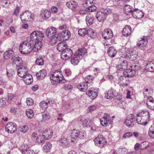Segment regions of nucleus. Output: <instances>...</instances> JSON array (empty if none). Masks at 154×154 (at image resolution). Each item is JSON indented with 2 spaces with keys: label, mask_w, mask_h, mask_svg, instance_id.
Instances as JSON below:
<instances>
[{
  "label": "nucleus",
  "mask_w": 154,
  "mask_h": 154,
  "mask_svg": "<svg viewBox=\"0 0 154 154\" xmlns=\"http://www.w3.org/2000/svg\"><path fill=\"white\" fill-rule=\"evenodd\" d=\"M112 122L110 118V115L108 114H105L103 117L100 119L101 124L103 126H106L108 124H111Z\"/></svg>",
  "instance_id": "7"
},
{
  "label": "nucleus",
  "mask_w": 154,
  "mask_h": 154,
  "mask_svg": "<svg viewBox=\"0 0 154 154\" xmlns=\"http://www.w3.org/2000/svg\"><path fill=\"white\" fill-rule=\"evenodd\" d=\"M148 42L147 38L146 36H144L143 38L139 39L137 43V46L140 48L145 47Z\"/></svg>",
  "instance_id": "13"
},
{
  "label": "nucleus",
  "mask_w": 154,
  "mask_h": 154,
  "mask_svg": "<svg viewBox=\"0 0 154 154\" xmlns=\"http://www.w3.org/2000/svg\"><path fill=\"white\" fill-rule=\"evenodd\" d=\"M126 55L128 56L130 60L131 61L136 60L138 56L136 52L135 51H132L131 52L127 54Z\"/></svg>",
  "instance_id": "30"
},
{
  "label": "nucleus",
  "mask_w": 154,
  "mask_h": 154,
  "mask_svg": "<svg viewBox=\"0 0 154 154\" xmlns=\"http://www.w3.org/2000/svg\"><path fill=\"white\" fill-rule=\"evenodd\" d=\"M147 107L152 110H154V101L152 102L146 104Z\"/></svg>",
  "instance_id": "64"
},
{
  "label": "nucleus",
  "mask_w": 154,
  "mask_h": 154,
  "mask_svg": "<svg viewBox=\"0 0 154 154\" xmlns=\"http://www.w3.org/2000/svg\"><path fill=\"white\" fill-rule=\"evenodd\" d=\"M86 94L92 99H94L97 96V92L93 90H90L86 92Z\"/></svg>",
  "instance_id": "32"
},
{
  "label": "nucleus",
  "mask_w": 154,
  "mask_h": 154,
  "mask_svg": "<svg viewBox=\"0 0 154 154\" xmlns=\"http://www.w3.org/2000/svg\"><path fill=\"white\" fill-rule=\"evenodd\" d=\"M94 19V16L91 13L87 15L86 17V21L88 25L90 26L93 24Z\"/></svg>",
  "instance_id": "23"
},
{
  "label": "nucleus",
  "mask_w": 154,
  "mask_h": 154,
  "mask_svg": "<svg viewBox=\"0 0 154 154\" xmlns=\"http://www.w3.org/2000/svg\"><path fill=\"white\" fill-rule=\"evenodd\" d=\"M102 36L105 39L111 38L113 36L112 31L110 29H105L102 33Z\"/></svg>",
  "instance_id": "10"
},
{
  "label": "nucleus",
  "mask_w": 154,
  "mask_h": 154,
  "mask_svg": "<svg viewBox=\"0 0 154 154\" xmlns=\"http://www.w3.org/2000/svg\"><path fill=\"white\" fill-rule=\"evenodd\" d=\"M133 9L132 6L128 4H125L124 6V12L127 15H131L133 12Z\"/></svg>",
  "instance_id": "25"
},
{
  "label": "nucleus",
  "mask_w": 154,
  "mask_h": 154,
  "mask_svg": "<svg viewBox=\"0 0 154 154\" xmlns=\"http://www.w3.org/2000/svg\"><path fill=\"white\" fill-rule=\"evenodd\" d=\"M20 130L24 133H26L28 130V126L26 125H24V126L20 127L19 128Z\"/></svg>",
  "instance_id": "56"
},
{
  "label": "nucleus",
  "mask_w": 154,
  "mask_h": 154,
  "mask_svg": "<svg viewBox=\"0 0 154 154\" xmlns=\"http://www.w3.org/2000/svg\"><path fill=\"white\" fill-rule=\"evenodd\" d=\"M7 73L8 77L10 79H11L13 76L14 75V71L12 69H9L7 71Z\"/></svg>",
  "instance_id": "51"
},
{
  "label": "nucleus",
  "mask_w": 154,
  "mask_h": 154,
  "mask_svg": "<svg viewBox=\"0 0 154 154\" xmlns=\"http://www.w3.org/2000/svg\"><path fill=\"white\" fill-rule=\"evenodd\" d=\"M31 44L28 41H24L21 44L19 47V50L22 54H26L30 53L32 49Z\"/></svg>",
  "instance_id": "2"
},
{
  "label": "nucleus",
  "mask_w": 154,
  "mask_h": 154,
  "mask_svg": "<svg viewBox=\"0 0 154 154\" xmlns=\"http://www.w3.org/2000/svg\"><path fill=\"white\" fill-rule=\"evenodd\" d=\"M106 17L103 11H98L96 14L97 20L99 22H103L106 18Z\"/></svg>",
  "instance_id": "19"
},
{
  "label": "nucleus",
  "mask_w": 154,
  "mask_h": 154,
  "mask_svg": "<svg viewBox=\"0 0 154 154\" xmlns=\"http://www.w3.org/2000/svg\"><path fill=\"white\" fill-rule=\"evenodd\" d=\"M125 123L127 126L132 127L134 126L135 123V117L134 115L130 114L128 116Z\"/></svg>",
  "instance_id": "8"
},
{
  "label": "nucleus",
  "mask_w": 154,
  "mask_h": 154,
  "mask_svg": "<svg viewBox=\"0 0 154 154\" xmlns=\"http://www.w3.org/2000/svg\"><path fill=\"white\" fill-rule=\"evenodd\" d=\"M140 115L142 116L143 119L146 120V121H149L150 116L149 112L147 110H144L140 112Z\"/></svg>",
  "instance_id": "28"
},
{
  "label": "nucleus",
  "mask_w": 154,
  "mask_h": 154,
  "mask_svg": "<svg viewBox=\"0 0 154 154\" xmlns=\"http://www.w3.org/2000/svg\"><path fill=\"white\" fill-rule=\"evenodd\" d=\"M88 86V85L87 83L83 82L80 83L77 86V87L80 91L84 92L87 89Z\"/></svg>",
  "instance_id": "31"
},
{
  "label": "nucleus",
  "mask_w": 154,
  "mask_h": 154,
  "mask_svg": "<svg viewBox=\"0 0 154 154\" xmlns=\"http://www.w3.org/2000/svg\"><path fill=\"white\" fill-rule=\"evenodd\" d=\"M32 51L35 52H38L42 46V42L41 40L35 42Z\"/></svg>",
  "instance_id": "24"
},
{
  "label": "nucleus",
  "mask_w": 154,
  "mask_h": 154,
  "mask_svg": "<svg viewBox=\"0 0 154 154\" xmlns=\"http://www.w3.org/2000/svg\"><path fill=\"white\" fill-rule=\"evenodd\" d=\"M73 54L72 51L70 48H67L61 53V58L64 60H66L70 58Z\"/></svg>",
  "instance_id": "6"
},
{
  "label": "nucleus",
  "mask_w": 154,
  "mask_h": 154,
  "mask_svg": "<svg viewBox=\"0 0 154 154\" xmlns=\"http://www.w3.org/2000/svg\"><path fill=\"white\" fill-rule=\"evenodd\" d=\"M26 103L28 105H32L34 103L33 100L31 98H28L26 99Z\"/></svg>",
  "instance_id": "60"
},
{
  "label": "nucleus",
  "mask_w": 154,
  "mask_h": 154,
  "mask_svg": "<svg viewBox=\"0 0 154 154\" xmlns=\"http://www.w3.org/2000/svg\"><path fill=\"white\" fill-rule=\"evenodd\" d=\"M47 75L46 71L45 69H42L37 72L36 75L38 79H42Z\"/></svg>",
  "instance_id": "37"
},
{
  "label": "nucleus",
  "mask_w": 154,
  "mask_h": 154,
  "mask_svg": "<svg viewBox=\"0 0 154 154\" xmlns=\"http://www.w3.org/2000/svg\"><path fill=\"white\" fill-rule=\"evenodd\" d=\"M26 85H29L33 81L32 77L30 74H26V75L22 77Z\"/></svg>",
  "instance_id": "20"
},
{
  "label": "nucleus",
  "mask_w": 154,
  "mask_h": 154,
  "mask_svg": "<svg viewBox=\"0 0 154 154\" xmlns=\"http://www.w3.org/2000/svg\"><path fill=\"white\" fill-rule=\"evenodd\" d=\"M71 136V141L73 142L74 141V140H78L79 139L84 138L86 137V135L84 132L74 129L72 131Z\"/></svg>",
  "instance_id": "4"
},
{
  "label": "nucleus",
  "mask_w": 154,
  "mask_h": 154,
  "mask_svg": "<svg viewBox=\"0 0 154 154\" xmlns=\"http://www.w3.org/2000/svg\"><path fill=\"white\" fill-rule=\"evenodd\" d=\"M28 69L26 67L22 66L20 68L17 70V74L21 77H23L28 74Z\"/></svg>",
  "instance_id": "16"
},
{
  "label": "nucleus",
  "mask_w": 154,
  "mask_h": 154,
  "mask_svg": "<svg viewBox=\"0 0 154 154\" xmlns=\"http://www.w3.org/2000/svg\"><path fill=\"white\" fill-rule=\"evenodd\" d=\"M136 121L138 124L140 125H145L147 124V121L143 119L142 116H140L139 113L137 115Z\"/></svg>",
  "instance_id": "26"
},
{
  "label": "nucleus",
  "mask_w": 154,
  "mask_h": 154,
  "mask_svg": "<svg viewBox=\"0 0 154 154\" xmlns=\"http://www.w3.org/2000/svg\"><path fill=\"white\" fill-rule=\"evenodd\" d=\"M44 37L43 33L39 30L35 31L31 34L30 37L27 41L31 44H33L35 42L42 40V38Z\"/></svg>",
  "instance_id": "1"
},
{
  "label": "nucleus",
  "mask_w": 154,
  "mask_h": 154,
  "mask_svg": "<svg viewBox=\"0 0 154 154\" xmlns=\"http://www.w3.org/2000/svg\"><path fill=\"white\" fill-rule=\"evenodd\" d=\"M68 48L67 44L65 42H62L59 43L57 45V49L59 51L63 52Z\"/></svg>",
  "instance_id": "17"
},
{
  "label": "nucleus",
  "mask_w": 154,
  "mask_h": 154,
  "mask_svg": "<svg viewBox=\"0 0 154 154\" xmlns=\"http://www.w3.org/2000/svg\"><path fill=\"white\" fill-rule=\"evenodd\" d=\"M53 134L52 130L51 129H46L43 133V134L46 137L47 139H50L52 136Z\"/></svg>",
  "instance_id": "29"
},
{
  "label": "nucleus",
  "mask_w": 154,
  "mask_h": 154,
  "mask_svg": "<svg viewBox=\"0 0 154 154\" xmlns=\"http://www.w3.org/2000/svg\"><path fill=\"white\" fill-rule=\"evenodd\" d=\"M145 69L147 71L154 72V63L152 62H149L146 66Z\"/></svg>",
  "instance_id": "33"
},
{
  "label": "nucleus",
  "mask_w": 154,
  "mask_h": 154,
  "mask_svg": "<svg viewBox=\"0 0 154 154\" xmlns=\"http://www.w3.org/2000/svg\"><path fill=\"white\" fill-rule=\"evenodd\" d=\"M20 19L22 21H28V20L32 19V13L28 11H26L23 14H20Z\"/></svg>",
  "instance_id": "11"
},
{
  "label": "nucleus",
  "mask_w": 154,
  "mask_h": 154,
  "mask_svg": "<svg viewBox=\"0 0 154 154\" xmlns=\"http://www.w3.org/2000/svg\"><path fill=\"white\" fill-rule=\"evenodd\" d=\"M97 9V7L94 5V4L93 3V5H91V7H89L86 10H88V11L89 12H93L95 11Z\"/></svg>",
  "instance_id": "59"
},
{
  "label": "nucleus",
  "mask_w": 154,
  "mask_h": 154,
  "mask_svg": "<svg viewBox=\"0 0 154 154\" xmlns=\"http://www.w3.org/2000/svg\"><path fill=\"white\" fill-rule=\"evenodd\" d=\"M120 64L116 66L117 70L119 71H123L127 69L128 66L127 61L126 60H119Z\"/></svg>",
  "instance_id": "12"
},
{
  "label": "nucleus",
  "mask_w": 154,
  "mask_h": 154,
  "mask_svg": "<svg viewBox=\"0 0 154 154\" xmlns=\"http://www.w3.org/2000/svg\"><path fill=\"white\" fill-rule=\"evenodd\" d=\"M148 143L147 141L142 142L140 144V149H143L146 148L148 145Z\"/></svg>",
  "instance_id": "54"
},
{
  "label": "nucleus",
  "mask_w": 154,
  "mask_h": 154,
  "mask_svg": "<svg viewBox=\"0 0 154 154\" xmlns=\"http://www.w3.org/2000/svg\"><path fill=\"white\" fill-rule=\"evenodd\" d=\"M86 52V50L85 49H79L78 51L75 53L78 55V56L79 57L82 56V58L83 56L85 54Z\"/></svg>",
  "instance_id": "49"
},
{
  "label": "nucleus",
  "mask_w": 154,
  "mask_h": 154,
  "mask_svg": "<svg viewBox=\"0 0 154 154\" xmlns=\"http://www.w3.org/2000/svg\"><path fill=\"white\" fill-rule=\"evenodd\" d=\"M77 3L75 1H69L66 3V6L70 9L73 10L77 6Z\"/></svg>",
  "instance_id": "35"
},
{
  "label": "nucleus",
  "mask_w": 154,
  "mask_h": 154,
  "mask_svg": "<svg viewBox=\"0 0 154 154\" xmlns=\"http://www.w3.org/2000/svg\"><path fill=\"white\" fill-rule=\"evenodd\" d=\"M127 149L125 147L119 148L118 149V152L120 154H125Z\"/></svg>",
  "instance_id": "61"
},
{
  "label": "nucleus",
  "mask_w": 154,
  "mask_h": 154,
  "mask_svg": "<svg viewBox=\"0 0 154 154\" xmlns=\"http://www.w3.org/2000/svg\"><path fill=\"white\" fill-rule=\"evenodd\" d=\"M26 115L29 119L32 118L34 115L33 110L31 109H27L26 111Z\"/></svg>",
  "instance_id": "48"
},
{
  "label": "nucleus",
  "mask_w": 154,
  "mask_h": 154,
  "mask_svg": "<svg viewBox=\"0 0 154 154\" xmlns=\"http://www.w3.org/2000/svg\"><path fill=\"white\" fill-rule=\"evenodd\" d=\"M3 57L6 59L9 58L12 60L14 57V52L12 50L7 51L4 53Z\"/></svg>",
  "instance_id": "22"
},
{
  "label": "nucleus",
  "mask_w": 154,
  "mask_h": 154,
  "mask_svg": "<svg viewBox=\"0 0 154 154\" xmlns=\"http://www.w3.org/2000/svg\"><path fill=\"white\" fill-rule=\"evenodd\" d=\"M36 64L42 66L43 65L44 63V60L43 57L42 56H39L37 57L35 60Z\"/></svg>",
  "instance_id": "43"
},
{
  "label": "nucleus",
  "mask_w": 154,
  "mask_h": 154,
  "mask_svg": "<svg viewBox=\"0 0 154 154\" xmlns=\"http://www.w3.org/2000/svg\"><path fill=\"white\" fill-rule=\"evenodd\" d=\"M96 146L100 148L103 147L107 144L106 138L102 134H99L95 138L94 140Z\"/></svg>",
  "instance_id": "5"
},
{
  "label": "nucleus",
  "mask_w": 154,
  "mask_h": 154,
  "mask_svg": "<svg viewBox=\"0 0 154 154\" xmlns=\"http://www.w3.org/2000/svg\"><path fill=\"white\" fill-rule=\"evenodd\" d=\"M87 34L91 37L94 38L96 36V33L94 30L90 29L87 30Z\"/></svg>",
  "instance_id": "47"
},
{
  "label": "nucleus",
  "mask_w": 154,
  "mask_h": 154,
  "mask_svg": "<svg viewBox=\"0 0 154 154\" xmlns=\"http://www.w3.org/2000/svg\"><path fill=\"white\" fill-rule=\"evenodd\" d=\"M51 14V13L49 10H45L42 11L41 16L43 19H47L50 17Z\"/></svg>",
  "instance_id": "36"
},
{
  "label": "nucleus",
  "mask_w": 154,
  "mask_h": 154,
  "mask_svg": "<svg viewBox=\"0 0 154 154\" xmlns=\"http://www.w3.org/2000/svg\"><path fill=\"white\" fill-rule=\"evenodd\" d=\"M125 71L123 72L124 75L128 77H131V74H130V73L131 71H132V69H125Z\"/></svg>",
  "instance_id": "57"
},
{
  "label": "nucleus",
  "mask_w": 154,
  "mask_h": 154,
  "mask_svg": "<svg viewBox=\"0 0 154 154\" xmlns=\"http://www.w3.org/2000/svg\"><path fill=\"white\" fill-rule=\"evenodd\" d=\"M149 134L151 138H154V124H152L149 130Z\"/></svg>",
  "instance_id": "46"
},
{
  "label": "nucleus",
  "mask_w": 154,
  "mask_h": 154,
  "mask_svg": "<svg viewBox=\"0 0 154 154\" xmlns=\"http://www.w3.org/2000/svg\"><path fill=\"white\" fill-rule=\"evenodd\" d=\"M131 32V26L129 25H127L123 29L122 33L124 36H128L130 35Z\"/></svg>",
  "instance_id": "27"
},
{
  "label": "nucleus",
  "mask_w": 154,
  "mask_h": 154,
  "mask_svg": "<svg viewBox=\"0 0 154 154\" xmlns=\"http://www.w3.org/2000/svg\"><path fill=\"white\" fill-rule=\"evenodd\" d=\"M60 145L66 148L70 146V144L69 143L66 138H63L60 141Z\"/></svg>",
  "instance_id": "38"
},
{
  "label": "nucleus",
  "mask_w": 154,
  "mask_h": 154,
  "mask_svg": "<svg viewBox=\"0 0 154 154\" xmlns=\"http://www.w3.org/2000/svg\"><path fill=\"white\" fill-rule=\"evenodd\" d=\"M6 100L5 98H2L0 100V107L4 106L6 104Z\"/></svg>",
  "instance_id": "63"
},
{
  "label": "nucleus",
  "mask_w": 154,
  "mask_h": 154,
  "mask_svg": "<svg viewBox=\"0 0 154 154\" xmlns=\"http://www.w3.org/2000/svg\"><path fill=\"white\" fill-rule=\"evenodd\" d=\"M103 11L104 12L106 17L107 15L108 14H110L112 12V11L111 9L110 8H106Z\"/></svg>",
  "instance_id": "62"
},
{
  "label": "nucleus",
  "mask_w": 154,
  "mask_h": 154,
  "mask_svg": "<svg viewBox=\"0 0 154 154\" xmlns=\"http://www.w3.org/2000/svg\"><path fill=\"white\" fill-rule=\"evenodd\" d=\"M63 78V76L62 75L61 76H54L53 77H50V79L51 80H52L54 82H56L59 83L60 82V81L62 80Z\"/></svg>",
  "instance_id": "42"
},
{
  "label": "nucleus",
  "mask_w": 154,
  "mask_h": 154,
  "mask_svg": "<svg viewBox=\"0 0 154 154\" xmlns=\"http://www.w3.org/2000/svg\"><path fill=\"white\" fill-rule=\"evenodd\" d=\"M46 33L49 38L51 39H55L54 43H57L56 40H60L58 38L59 35L56 33L55 28L53 26L48 28L46 30Z\"/></svg>",
  "instance_id": "3"
},
{
  "label": "nucleus",
  "mask_w": 154,
  "mask_h": 154,
  "mask_svg": "<svg viewBox=\"0 0 154 154\" xmlns=\"http://www.w3.org/2000/svg\"><path fill=\"white\" fill-rule=\"evenodd\" d=\"M131 15L135 18L139 19L142 18L144 16L143 12L140 10L135 9L133 10Z\"/></svg>",
  "instance_id": "14"
},
{
  "label": "nucleus",
  "mask_w": 154,
  "mask_h": 154,
  "mask_svg": "<svg viewBox=\"0 0 154 154\" xmlns=\"http://www.w3.org/2000/svg\"><path fill=\"white\" fill-rule=\"evenodd\" d=\"M47 139L46 137L43 134L42 135H39L37 137L36 141L38 143H43L45 142V140Z\"/></svg>",
  "instance_id": "44"
},
{
  "label": "nucleus",
  "mask_w": 154,
  "mask_h": 154,
  "mask_svg": "<svg viewBox=\"0 0 154 154\" xmlns=\"http://www.w3.org/2000/svg\"><path fill=\"white\" fill-rule=\"evenodd\" d=\"M62 75V74L60 71L56 70L52 73L50 77H53L54 76H61Z\"/></svg>",
  "instance_id": "58"
},
{
  "label": "nucleus",
  "mask_w": 154,
  "mask_h": 154,
  "mask_svg": "<svg viewBox=\"0 0 154 154\" xmlns=\"http://www.w3.org/2000/svg\"><path fill=\"white\" fill-rule=\"evenodd\" d=\"M5 129L8 133H13L16 130V125L12 122H9L6 125Z\"/></svg>",
  "instance_id": "9"
},
{
  "label": "nucleus",
  "mask_w": 154,
  "mask_h": 154,
  "mask_svg": "<svg viewBox=\"0 0 154 154\" xmlns=\"http://www.w3.org/2000/svg\"><path fill=\"white\" fill-rule=\"evenodd\" d=\"M50 116L48 113L45 112H44L42 114V119L44 121L46 122L50 118Z\"/></svg>",
  "instance_id": "55"
},
{
  "label": "nucleus",
  "mask_w": 154,
  "mask_h": 154,
  "mask_svg": "<svg viewBox=\"0 0 154 154\" xmlns=\"http://www.w3.org/2000/svg\"><path fill=\"white\" fill-rule=\"evenodd\" d=\"M117 51L113 47H109L108 50V54L109 56L110 57H115Z\"/></svg>",
  "instance_id": "34"
},
{
  "label": "nucleus",
  "mask_w": 154,
  "mask_h": 154,
  "mask_svg": "<svg viewBox=\"0 0 154 154\" xmlns=\"http://www.w3.org/2000/svg\"><path fill=\"white\" fill-rule=\"evenodd\" d=\"M71 36V34L70 31L68 30L65 29L62 31L59 36H60V38L63 39V41H66L70 38Z\"/></svg>",
  "instance_id": "15"
},
{
  "label": "nucleus",
  "mask_w": 154,
  "mask_h": 154,
  "mask_svg": "<svg viewBox=\"0 0 154 154\" xmlns=\"http://www.w3.org/2000/svg\"><path fill=\"white\" fill-rule=\"evenodd\" d=\"M21 152L22 154H25L26 152L27 154H35L33 150L29 149L28 147L25 149V147L23 148L21 150Z\"/></svg>",
  "instance_id": "39"
},
{
  "label": "nucleus",
  "mask_w": 154,
  "mask_h": 154,
  "mask_svg": "<svg viewBox=\"0 0 154 154\" xmlns=\"http://www.w3.org/2000/svg\"><path fill=\"white\" fill-rule=\"evenodd\" d=\"M78 32L80 35L83 36L87 34V30L84 28L80 29L78 30Z\"/></svg>",
  "instance_id": "53"
},
{
  "label": "nucleus",
  "mask_w": 154,
  "mask_h": 154,
  "mask_svg": "<svg viewBox=\"0 0 154 154\" xmlns=\"http://www.w3.org/2000/svg\"><path fill=\"white\" fill-rule=\"evenodd\" d=\"M52 147V144L49 142L46 143L43 146V150L45 152H50Z\"/></svg>",
  "instance_id": "41"
},
{
  "label": "nucleus",
  "mask_w": 154,
  "mask_h": 154,
  "mask_svg": "<svg viewBox=\"0 0 154 154\" xmlns=\"http://www.w3.org/2000/svg\"><path fill=\"white\" fill-rule=\"evenodd\" d=\"M82 58V56L79 57L78 56V55H77L75 53L74 56L71 58V63L74 65H77Z\"/></svg>",
  "instance_id": "21"
},
{
  "label": "nucleus",
  "mask_w": 154,
  "mask_h": 154,
  "mask_svg": "<svg viewBox=\"0 0 154 154\" xmlns=\"http://www.w3.org/2000/svg\"><path fill=\"white\" fill-rule=\"evenodd\" d=\"M93 2L92 1L91 2L90 0H87L83 4V6L86 8V9L88 8L89 7H91V5H93Z\"/></svg>",
  "instance_id": "50"
},
{
  "label": "nucleus",
  "mask_w": 154,
  "mask_h": 154,
  "mask_svg": "<svg viewBox=\"0 0 154 154\" xmlns=\"http://www.w3.org/2000/svg\"><path fill=\"white\" fill-rule=\"evenodd\" d=\"M116 91L112 88H111L106 93L105 96L107 99H112L116 96Z\"/></svg>",
  "instance_id": "18"
},
{
  "label": "nucleus",
  "mask_w": 154,
  "mask_h": 154,
  "mask_svg": "<svg viewBox=\"0 0 154 154\" xmlns=\"http://www.w3.org/2000/svg\"><path fill=\"white\" fill-rule=\"evenodd\" d=\"M50 103V101L47 102L45 101H42L39 103V105L41 108L44 110H45L47 108Z\"/></svg>",
  "instance_id": "40"
},
{
  "label": "nucleus",
  "mask_w": 154,
  "mask_h": 154,
  "mask_svg": "<svg viewBox=\"0 0 154 154\" xmlns=\"http://www.w3.org/2000/svg\"><path fill=\"white\" fill-rule=\"evenodd\" d=\"M12 60H13L12 63L13 65L14 64H16L17 65L18 64L19 65L22 61L21 58L19 57H15L14 56L13 59Z\"/></svg>",
  "instance_id": "45"
},
{
  "label": "nucleus",
  "mask_w": 154,
  "mask_h": 154,
  "mask_svg": "<svg viewBox=\"0 0 154 154\" xmlns=\"http://www.w3.org/2000/svg\"><path fill=\"white\" fill-rule=\"evenodd\" d=\"M94 79V78L93 76L88 75L85 78V80L86 83H90L92 82Z\"/></svg>",
  "instance_id": "52"
}]
</instances>
